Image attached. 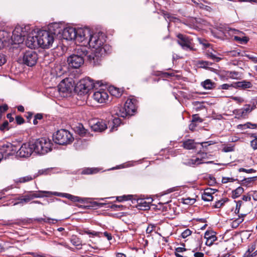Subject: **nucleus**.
Segmentation results:
<instances>
[{
  "mask_svg": "<svg viewBox=\"0 0 257 257\" xmlns=\"http://www.w3.org/2000/svg\"><path fill=\"white\" fill-rule=\"evenodd\" d=\"M104 36L102 33L90 34L87 44L92 48L90 54L87 56L88 60L93 65H99L102 58L108 53L110 47L104 45Z\"/></svg>",
  "mask_w": 257,
  "mask_h": 257,
  "instance_id": "f257e3e1",
  "label": "nucleus"
},
{
  "mask_svg": "<svg viewBox=\"0 0 257 257\" xmlns=\"http://www.w3.org/2000/svg\"><path fill=\"white\" fill-rule=\"evenodd\" d=\"M62 30L58 28V24H53L49 28V31L41 30L38 32L39 47L47 49L52 46L54 41V36L60 34Z\"/></svg>",
  "mask_w": 257,
  "mask_h": 257,
  "instance_id": "f03ea898",
  "label": "nucleus"
},
{
  "mask_svg": "<svg viewBox=\"0 0 257 257\" xmlns=\"http://www.w3.org/2000/svg\"><path fill=\"white\" fill-rule=\"evenodd\" d=\"M87 54V48L85 47H78L74 54L67 59L69 66L74 68H79L84 63V57Z\"/></svg>",
  "mask_w": 257,
  "mask_h": 257,
  "instance_id": "7ed1b4c3",
  "label": "nucleus"
},
{
  "mask_svg": "<svg viewBox=\"0 0 257 257\" xmlns=\"http://www.w3.org/2000/svg\"><path fill=\"white\" fill-rule=\"evenodd\" d=\"M33 142L35 153L37 154L45 155L52 150L53 144L48 138H41Z\"/></svg>",
  "mask_w": 257,
  "mask_h": 257,
  "instance_id": "20e7f679",
  "label": "nucleus"
},
{
  "mask_svg": "<svg viewBox=\"0 0 257 257\" xmlns=\"http://www.w3.org/2000/svg\"><path fill=\"white\" fill-rule=\"evenodd\" d=\"M53 141L60 145H65L71 143L74 138L72 135L67 130H58L53 136Z\"/></svg>",
  "mask_w": 257,
  "mask_h": 257,
  "instance_id": "39448f33",
  "label": "nucleus"
},
{
  "mask_svg": "<svg viewBox=\"0 0 257 257\" xmlns=\"http://www.w3.org/2000/svg\"><path fill=\"white\" fill-rule=\"evenodd\" d=\"M96 84L98 86H100L102 85V83L99 81L95 83L93 79L90 77H86L80 80L79 83L77 84L76 89L81 94H87L90 90L93 89Z\"/></svg>",
  "mask_w": 257,
  "mask_h": 257,
  "instance_id": "423d86ee",
  "label": "nucleus"
},
{
  "mask_svg": "<svg viewBox=\"0 0 257 257\" xmlns=\"http://www.w3.org/2000/svg\"><path fill=\"white\" fill-rule=\"evenodd\" d=\"M38 59V57L36 52L31 49L24 53L23 63L28 66L32 67L36 64Z\"/></svg>",
  "mask_w": 257,
  "mask_h": 257,
  "instance_id": "0eeeda50",
  "label": "nucleus"
},
{
  "mask_svg": "<svg viewBox=\"0 0 257 257\" xmlns=\"http://www.w3.org/2000/svg\"><path fill=\"white\" fill-rule=\"evenodd\" d=\"M33 142L24 143L17 152V155L21 158H28L35 153Z\"/></svg>",
  "mask_w": 257,
  "mask_h": 257,
  "instance_id": "6e6552de",
  "label": "nucleus"
},
{
  "mask_svg": "<svg viewBox=\"0 0 257 257\" xmlns=\"http://www.w3.org/2000/svg\"><path fill=\"white\" fill-rule=\"evenodd\" d=\"M90 34L91 32L88 28L77 29V36L75 38L76 43H83L84 45L87 44Z\"/></svg>",
  "mask_w": 257,
  "mask_h": 257,
  "instance_id": "1a4fd4ad",
  "label": "nucleus"
},
{
  "mask_svg": "<svg viewBox=\"0 0 257 257\" xmlns=\"http://www.w3.org/2000/svg\"><path fill=\"white\" fill-rule=\"evenodd\" d=\"M177 37L178 38L177 42L182 49L185 50H192L193 49L191 39L189 37L182 34H179L177 35Z\"/></svg>",
  "mask_w": 257,
  "mask_h": 257,
  "instance_id": "9d476101",
  "label": "nucleus"
},
{
  "mask_svg": "<svg viewBox=\"0 0 257 257\" xmlns=\"http://www.w3.org/2000/svg\"><path fill=\"white\" fill-rule=\"evenodd\" d=\"M58 28L62 30V36L63 39L67 40H75L76 36H77V29L73 27H67L63 30L58 26Z\"/></svg>",
  "mask_w": 257,
  "mask_h": 257,
  "instance_id": "9b49d317",
  "label": "nucleus"
},
{
  "mask_svg": "<svg viewBox=\"0 0 257 257\" xmlns=\"http://www.w3.org/2000/svg\"><path fill=\"white\" fill-rule=\"evenodd\" d=\"M226 31L230 36L233 37L234 40L238 42L241 44H246L249 40L248 38L247 37H240L236 35L234 36V35L243 34L241 32H239L235 29L228 28V29L226 30Z\"/></svg>",
  "mask_w": 257,
  "mask_h": 257,
  "instance_id": "f8f14e48",
  "label": "nucleus"
},
{
  "mask_svg": "<svg viewBox=\"0 0 257 257\" xmlns=\"http://www.w3.org/2000/svg\"><path fill=\"white\" fill-rule=\"evenodd\" d=\"M38 40V33L35 36L33 34H28L26 41V45L28 47L35 49L39 47V43Z\"/></svg>",
  "mask_w": 257,
  "mask_h": 257,
  "instance_id": "ddd939ff",
  "label": "nucleus"
},
{
  "mask_svg": "<svg viewBox=\"0 0 257 257\" xmlns=\"http://www.w3.org/2000/svg\"><path fill=\"white\" fill-rule=\"evenodd\" d=\"M137 100L135 99H127L126 101L124 108L126 109L128 115H132L136 111Z\"/></svg>",
  "mask_w": 257,
  "mask_h": 257,
  "instance_id": "4468645a",
  "label": "nucleus"
},
{
  "mask_svg": "<svg viewBox=\"0 0 257 257\" xmlns=\"http://www.w3.org/2000/svg\"><path fill=\"white\" fill-rule=\"evenodd\" d=\"M93 99L98 103H104L107 100L108 95L104 90L95 91L93 95Z\"/></svg>",
  "mask_w": 257,
  "mask_h": 257,
  "instance_id": "2eb2a0df",
  "label": "nucleus"
},
{
  "mask_svg": "<svg viewBox=\"0 0 257 257\" xmlns=\"http://www.w3.org/2000/svg\"><path fill=\"white\" fill-rule=\"evenodd\" d=\"M58 87L60 92L65 94L71 92L73 86L71 82H68V80H66L64 79L61 81Z\"/></svg>",
  "mask_w": 257,
  "mask_h": 257,
  "instance_id": "dca6fc26",
  "label": "nucleus"
},
{
  "mask_svg": "<svg viewBox=\"0 0 257 257\" xmlns=\"http://www.w3.org/2000/svg\"><path fill=\"white\" fill-rule=\"evenodd\" d=\"M21 29L20 26L16 27L13 31V35L12 36V40L14 44H20L23 42L25 40V37L20 34V31Z\"/></svg>",
  "mask_w": 257,
  "mask_h": 257,
  "instance_id": "f3484780",
  "label": "nucleus"
},
{
  "mask_svg": "<svg viewBox=\"0 0 257 257\" xmlns=\"http://www.w3.org/2000/svg\"><path fill=\"white\" fill-rule=\"evenodd\" d=\"M91 128L94 132H101L107 128V124L104 120H94L91 124Z\"/></svg>",
  "mask_w": 257,
  "mask_h": 257,
  "instance_id": "a211bd4d",
  "label": "nucleus"
},
{
  "mask_svg": "<svg viewBox=\"0 0 257 257\" xmlns=\"http://www.w3.org/2000/svg\"><path fill=\"white\" fill-rule=\"evenodd\" d=\"M54 195L62 197H65L74 202H82L83 201L82 199L79 197L74 196L68 193H59L57 192L54 193Z\"/></svg>",
  "mask_w": 257,
  "mask_h": 257,
  "instance_id": "6ab92c4d",
  "label": "nucleus"
},
{
  "mask_svg": "<svg viewBox=\"0 0 257 257\" xmlns=\"http://www.w3.org/2000/svg\"><path fill=\"white\" fill-rule=\"evenodd\" d=\"M253 87L251 82L247 80H243L234 82V88L239 89H246Z\"/></svg>",
  "mask_w": 257,
  "mask_h": 257,
  "instance_id": "aec40b11",
  "label": "nucleus"
},
{
  "mask_svg": "<svg viewBox=\"0 0 257 257\" xmlns=\"http://www.w3.org/2000/svg\"><path fill=\"white\" fill-rule=\"evenodd\" d=\"M203 163H204V162H202V159H199V158L186 159L182 162L183 165L192 167H194Z\"/></svg>",
  "mask_w": 257,
  "mask_h": 257,
  "instance_id": "412c9836",
  "label": "nucleus"
},
{
  "mask_svg": "<svg viewBox=\"0 0 257 257\" xmlns=\"http://www.w3.org/2000/svg\"><path fill=\"white\" fill-rule=\"evenodd\" d=\"M204 237L207 239L206 244L207 245H211L217 239L215 232L212 231H206L204 234Z\"/></svg>",
  "mask_w": 257,
  "mask_h": 257,
  "instance_id": "4be33fe9",
  "label": "nucleus"
},
{
  "mask_svg": "<svg viewBox=\"0 0 257 257\" xmlns=\"http://www.w3.org/2000/svg\"><path fill=\"white\" fill-rule=\"evenodd\" d=\"M113 114L122 117H125L128 115L125 108L121 106L115 107L113 110Z\"/></svg>",
  "mask_w": 257,
  "mask_h": 257,
  "instance_id": "5701e85b",
  "label": "nucleus"
},
{
  "mask_svg": "<svg viewBox=\"0 0 257 257\" xmlns=\"http://www.w3.org/2000/svg\"><path fill=\"white\" fill-rule=\"evenodd\" d=\"M56 192H51V191H39L38 192H32V194L33 196H36L35 198H41L43 197H49L50 195H54V193Z\"/></svg>",
  "mask_w": 257,
  "mask_h": 257,
  "instance_id": "b1692460",
  "label": "nucleus"
},
{
  "mask_svg": "<svg viewBox=\"0 0 257 257\" xmlns=\"http://www.w3.org/2000/svg\"><path fill=\"white\" fill-rule=\"evenodd\" d=\"M75 132L81 136H85L87 133V130H86L83 125L81 123H78L74 127Z\"/></svg>",
  "mask_w": 257,
  "mask_h": 257,
  "instance_id": "393cba45",
  "label": "nucleus"
},
{
  "mask_svg": "<svg viewBox=\"0 0 257 257\" xmlns=\"http://www.w3.org/2000/svg\"><path fill=\"white\" fill-rule=\"evenodd\" d=\"M13 146L11 143H7L2 146V152L6 153L7 155H12L13 154Z\"/></svg>",
  "mask_w": 257,
  "mask_h": 257,
  "instance_id": "a878e982",
  "label": "nucleus"
},
{
  "mask_svg": "<svg viewBox=\"0 0 257 257\" xmlns=\"http://www.w3.org/2000/svg\"><path fill=\"white\" fill-rule=\"evenodd\" d=\"M226 75L228 77L233 79H240L242 77V74L239 72L235 71H227Z\"/></svg>",
  "mask_w": 257,
  "mask_h": 257,
  "instance_id": "bb28decb",
  "label": "nucleus"
},
{
  "mask_svg": "<svg viewBox=\"0 0 257 257\" xmlns=\"http://www.w3.org/2000/svg\"><path fill=\"white\" fill-rule=\"evenodd\" d=\"M252 109V108L250 107V105H246L244 107L238 110V114L242 117H245Z\"/></svg>",
  "mask_w": 257,
  "mask_h": 257,
  "instance_id": "cd10ccee",
  "label": "nucleus"
},
{
  "mask_svg": "<svg viewBox=\"0 0 257 257\" xmlns=\"http://www.w3.org/2000/svg\"><path fill=\"white\" fill-rule=\"evenodd\" d=\"M110 125H112V126L110 130V132H113L114 131L117 130V127L121 123V119L118 117H115L113 119L111 122H109Z\"/></svg>",
  "mask_w": 257,
  "mask_h": 257,
  "instance_id": "c85d7f7f",
  "label": "nucleus"
},
{
  "mask_svg": "<svg viewBox=\"0 0 257 257\" xmlns=\"http://www.w3.org/2000/svg\"><path fill=\"white\" fill-rule=\"evenodd\" d=\"M99 169L97 168H86L83 169L81 172L82 174L90 175L98 173Z\"/></svg>",
  "mask_w": 257,
  "mask_h": 257,
  "instance_id": "c756f323",
  "label": "nucleus"
},
{
  "mask_svg": "<svg viewBox=\"0 0 257 257\" xmlns=\"http://www.w3.org/2000/svg\"><path fill=\"white\" fill-rule=\"evenodd\" d=\"M201 85L206 89H211L215 87V83L210 79H207L202 82Z\"/></svg>",
  "mask_w": 257,
  "mask_h": 257,
  "instance_id": "7c9ffc66",
  "label": "nucleus"
},
{
  "mask_svg": "<svg viewBox=\"0 0 257 257\" xmlns=\"http://www.w3.org/2000/svg\"><path fill=\"white\" fill-rule=\"evenodd\" d=\"M109 91L112 95L116 97H120L122 94V91L120 89L113 86L109 88Z\"/></svg>",
  "mask_w": 257,
  "mask_h": 257,
  "instance_id": "2f4dec72",
  "label": "nucleus"
},
{
  "mask_svg": "<svg viewBox=\"0 0 257 257\" xmlns=\"http://www.w3.org/2000/svg\"><path fill=\"white\" fill-rule=\"evenodd\" d=\"M209 190L208 189H206L202 195V199L205 201H210L213 199L212 193L209 191Z\"/></svg>",
  "mask_w": 257,
  "mask_h": 257,
  "instance_id": "473e14b6",
  "label": "nucleus"
},
{
  "mask_svg": "<svg viewBox=\"0 0 257 257\" xmlns=\"http://www.w3.org/2000/svg\"><path fill=\"white\" fill-rule=\"evenodd\" d=\"M195 143L193 140H188L183 143V147L188 150L193 149L195 148Z\"/></svg>",
  "mask_w": 257,
  "mask_h": 257,
  "instance_id": "72a5a7b5",
  "label": "nucleus"
},
{
  "mask_svg": "<svg viewBox=\"0 0 257 257\" xmlns=\"http://www.w3.org/2000/svg\"><path fill=\"white\" fill-rule=\"evenodd\" d=\"M257 126V124L255 123H251V122H247L243 124H239L237 126L238 128H255Z\"/></svg>",
  "mask_w": 257,
  "mask_h": 257,
  "instance_id": "f704fd0d",
  "label": "nucleus"
},
{
  "mask_svg": "<svg viewBox=\"0 0 257 257\" xmlns=\"http://www.w3.org/2000/svg\"><path fill=\"white\" fill-rule=\"evenodd\" d=\"M244 191V189L241 187H238L232 192V195L233 198L238 197Z\"/></svg>",
  "mask_w": 257,
  "mask_h": 257,
  "instance_id": "c9c22d12",
  "label": "nucleus"
},
{
  "mask_svg": "<svg viewBox=\"0 0 257 257\" xmlns=\"http://www.w3.org/2000/svg\"><path fill=\"white\" fill-rule=\"evenodd\" d=\"M70 241L74 246L81 245V241L76 235H72L70 238Z\"/></svg>",
  "mask_w": 257,
  "mask_h": 257,
  "instance_id": "e433bc0d",
  "label": "nucleus"
},
{
  "mask_svg": "<svg viewBox=\"0 0 257 257\" xmlns=\"http://www.w3.org/2000/svg\"><path fill=\"white\" fill-rule=\"evenodd\" d=\"M243 215H242L241 217L239 216L238 218H236L234 220H233L231 223V227L233 228H237L239 225L243 222Z\"/></svg>",
  "mask_w": 257,
  "mask_h": 257,
  "instance_id": "4c0bfd02",
  "label": "nucleus"
},
{
  "mask_svg": "<svg viewBox=\"0 0 257 257\" xmlns=\"http://www.w3.org/2000/svg\"><path fill=\"white\" fill-rule=\"evenodd\" d=\"M255 180V177L244 178L241 180V185L245 186H250V184Z\"/></svg>",
  "mask_w": 257,
  "mask_h": 257,
  "instance_id": "58836bf2",
  "label": "nucleus"
},
{
  "mask_svg": "<svg viewBox=\"0 0 257 257\" xmlns=\"http://www.w3.org/2000/svg\"><path fill=\"white\" fill-rule=\"evenodd\" d=\"M138 203L139 206L144 207L143 209L146 210L150 207L149 203L143 199H138Z\"/></svg>",
  "mask_w": 257,
  "mask_h": 257,
  "instance_id": "ea45409f",
  "label": "nucleus"
},
{
  "mask_svg": "<svg viewBox=\"0 0 257 257\" xmlns=\"http://www.w3.org/2000/svg\"><path fill=\"white\" fill-rule=\"evenodd\" d=\"M36 177H37V176H32L31 175L27 176L21 177V178H19L18 182L20 183H25V182L32 180Z\"/></svg>",
  "mask_w": 257,
  "mask_h": 257,
  "instance_id": "a19ab883",
  "label": "nucleus"
},
{
  "mask_svg": "<svg viewBox=\"0 0 257 257\" xmlns=\"http://www.w3.org/2000/svg\"><path fill=\"white\" fill-rule=\"evenodd\" d=\"M35 197V196L33 195L32 192H29V194H27L24 196V197L23 198V200L24 201V203H28L31 200L34 199Z\"/></svg>",
  "mask_w": 257,
  "mask_h": 257,
  "instance_id": "79ce46f5",
  "label": "nucleus"
},
{
  "mask_svg": "<svg viewBox=\"0 0 257 257\" xmlns=\"http://www.w3.org/2000/svg\"><path fill=\"white\" fill-rule=\"evenodd\" d=\"M227 201L228 199L227 198L219 200L216 202L215 205H213V207L215 208H219L221 207L224 204L225 202Z\"/></svg>",
  "mask_w": 257,
  "mask_h": 257,
  "instance_id": "37998d69",
  "label": "nucleus"
},
{
  "mask_svg": "<svg viewBox=\"0 0 257 257\" xmlns=\"http://www.w3.org/2000/svg\"><path fill=\"white\" fill-rule=\"evenodd\" d=\"M251 137L254 139L250 142L251 147L253 150L257 149V135L255 134H252Z\"/></svg>",
  "mask_w": 257,
  "mask_h": 257,
  "instance_id": "c03bdc74",
  "label": "nucleus"
},
{
  "mask_svg": "<svg viewBox=\"0 0 257 257\" xmlns=\"http://www.w3.org/2000/svg\"><path fill=\"white\" fill-rule=\"evenodd\" d=\"M185 251H186V248L184 247H177L176 248L175 255L177 257H184V255L181 254L180 253L183 252Z\"/></svg>",
  "mask_w": 257,
  "mask_h": 257,
  "instance_id": "a18cd8bd",
  "label": "nucleus"
},
{
  "mask_svg": "<svg viewBox=\"0 0 257 257\" xmlns=\"http://www.w3.org/2000/svg\"><path fill=\"white\" fill-rule=\"evenodd\" d=\"M219 88L225 90H229L231 88H234V83L232 84H223L221 85Z\"/></svg>",
  "mask_w": 257,
  "mask_h": 257,
  "instance_id": "49530a36",
  "label": "nucleus"
},
{
  "mask_svg": "<svg viewBox=\"0 0 257 257\" xmlns=\"http://www.w3.org/2000/svg\"><path fill=\"white\" fill-rule=\"evenodd\" d=\"M21 31H20V34H22V35H23V36L25 38V37L28 35V30H30L29 29V26H25L24 27H21Z\"/></svg>",
  "mask_w": 257,
  "mask_h": 257,
  "instance_id": "de8ad7c7",
  "label": "nucleus"
},
{
  "mask_svg": "<svg viewBox=\"0 0 257 257\" xmlns=\"http://www.w3.org/2000/svg\"><path fill=\"white\" fill-rule=\"evenodd\" d=\"M9 128V122L6 120L3 124H0V131L2 132H5V131H8Z\"/></svg>",
  "mask_w": 257,
  "mask_h": 257,
  "instance_id": "09e8293b",
  "label": "nucleus"
},
{
  "mask_svg": "<svg viewBox=\"0 0 257 257\" xmlns=\"http://www.w3.org/2000/svg\"><path fill=\"white\" fill-rule=\"evenodd\" d=\"M131 195H123L121 196L116 197V200L119 202H121L125 200H128L131 199Z\"/></svg>",
  "mask_w": 257,
  "mask_h": 257,
  "instance_id": "8fccbe9b",
  "label": "nucleus"
},
{
  "mask_svg": "<svg viewBox=\"0 0 257 257\" xmlns=\"http://www.w3.org/2000/svg\"><path fill=\"white\" fill-rule=\"evenodd\" d=\"M208 55L209 58L215 62H219L221 59V58L217 57L215 54L212 53H208Z\"/></svg>",
  "mask_w": 257,
  "mask_h": 257,
  "instance_id": "3c124183",
  "label": "nucleus"
},
{
  "mask_svg": "<svg viewBox=\"0 0 257 257\" xmlns=\"http://www.w3.org/2000/svg\"><path fill=\"white\" fill-rule=\"evenodd\" d=\"M192 121L199 123L202 122L203 120L198 114H194L192 115Z\"/></svg>",
  "mask_w": 257,
  "mask_h": 257,
  "instance_id": "603ef678",
  "label": "nucleus"
},
{
  "mask_svg": "<svg viewBox=\"0 0 257 257\" xmlns=\"http://www.w3.org/2000/svg\"><path fill=\"white\" fill-rule=\"evenodd\" d=\"M192 231L190 229H187L182 233L181 236L183 238H185L188 236L190 235Z\"/></svg>",
  "mask_w": 257,
  "mask_h": 257,
  "instance_id": "864d4df0",
  "label": "nucleus"
},
{
  "mask_svg": "<svg viewBox=\"0 0 257 257\" xmlns=\"http://www.w3.org/2000/svg\"><path fill=\"white\" fill-rule=\"evenodd\" d=\"M235 181V179H234L232 178H229V177H222V183H227L229 182H234Z\"/></svg>",
  "mask_w": 257,
  "mask_h": 257,
  "instance_id": "5fc2aeb1",
  "label": "nucleus"
},
{
  "mask_svg": "<svg viewBox=\"0 0 257 257\" xmlns=\"http://www.w3.org/2000/svg\"><path fill=\"white\" fill-rule=\"evenodd\" d=\"M239 172H244L247 173H252L255 172V170L253 169H245L244 168H240L239 169Z\"/></svg>",
  "mask_w": 257,
  "mask_h": 257,
  "instance_id": "6e6d98bb",
  "label": "nucleus"
},
{
  "mask_svg": "<svg viewBox=\"0 0 257 257\" xmlns=\"http://www.w3.org/2000/svg\"><path fill=\"white\" fill-rule=\"evenodd\" d=\"M200 64L202 65L203 67L208 68H210L209 66L212 64L211 62L208 61H202Z\"/></svg>",
  "mask_w": 257,
  "mask_h": 257,
  "instance_id": "4d7b16f0",
  "label": "nucleus"
},
{
  "mask_svg": "<svg viewBox=\"0 0 257 257\" xmlns=\"http://www.w3.org/2000/svg\"><path fill=\"white\" fill-rule=\"evenodd\" d=\"M6 62L5 56L0 52V66L4 64Z\"/></svg>",
  "mask_w": 257,
  "mask_h": 257,
  "instance_id": "13d9d810",
  "label": "nucleus"
},
{
  "mask_svg": "<svg viewBox=\"0 0 257 257\" xmlns=\"http://www.w3.org/2000/svg\"><path fill=\"white\" fill-rule=\"evenodd\" d=\"M241 204H242V201H237L236 202V209H235V213H239L240 208V207L241 206Z\"/></svg>",
  "mask_w": 257,
  "mask_h": 257,
  "instance_id": "bf43d9fd",
  "label": "nucleus"
},
{
  "mask_svg": "<svg viewBox=\"0 0 257 257\" xmlns=\"http://www.w3.org/2000/svg\"><path fill=\"white\" fill-rule=\"evenodd\" d=\"M17 123L19 124H21L24 122V118L21 116H17L16 117Z\"/></svg>",
  "mask_w": 257,
  "mask_h": 257,
  "instance_id": "052dcab7",
  "label": "nucleus"
},
{
  "mask_svg": "<svg viewBox=\"0 0 257 257\" xmlns=\"http://www.w3.org/2000/svg\"><path fill=\"white\" fill-rule=\"evenodd\" d=\"M198 124V123L195 122H192V121L191 120V123L190 124L189 126V129L191 131H193Z\"/></svg>",
  "mask_w": 257,
  "mask_h": 257,
  "instance_id": "680f3d73",
  "label": "nucleus"
},
{
  "mask_svg": "<svg viewBox=\"0 0 257 257\" xmlns=\"http://www.w3.org/2000/svg\"><path fill=\"white\" fill-rule=\"evenodd\" d=\"M155 227V226L154 225H152V224H150L147 229H146V232L147 233H152V232L153 231V230H154V228Z\"/></svg>",
  "mask_w": 257,
  "mask_h": 257,
  "instance_id": "e2e57ef3",
  "label": "nucleus"
},
{
  "mask_svg": "<svg viewBox=\"0 0 257 257\" xmlns=\"http://www.w3.org/2000/svg\"><path fill=\"white\" fill-rule=\"evenodd\" d=\"M8 109V106L7 104H5L3 106L0 105V113H3L6 111Z\"/></svg>",
  "mask_w": 257,
  "mask_h": 257,
  "instance_id": "0e129e2a",
  "label": "nucleus"
},
{
  "mask_svg": "<svg viewBox=\"0 0 257 257\" xmlns=\"http://www.w3.org/2000/svg\"><path fill=\"white\" fill-rule=\"evenodd\" d=\"M123 207L122 205H117L115 204L112 205L111 206V209H114L115 210H121Z\"/></svg>",
  "mask_w": 257,
  "mask_h": 257,
  "instance_id": "69168bd1",
  "label": "nucleus"
},
{
  "mask_svg": "<svg viewBox=\"0 0 257 257\" xmlns=\"http://www.w3.org/2000/svg\"><path fill=\"white\" fill-rule=\"evenodd\" d=\"M246 57H247L248 59L251 60L253 62L257 63V57L253 56H250V55H246Z\"/></svg>",
  "mask_w": 257,
  "mask_h": 257,
  "instance_id": "338daca9",
  "label": "nucleus"
},
{
  "mask_svg": "<svg viewBox=\"0 0 257 257\" xmlns=\"http://www.w3.org/2000/svg\"><path fill=\"white\" fill-rule=\"evenodd\" d=\"M195 202L194 199L187 198L185 200L184 203L185 204H193Z\"/></svg>",
  "mask_w": 257,
  "mask_h": 257,
  "instance_id": "774afa93",
  "label": "nucleus"
}]
</instances>
